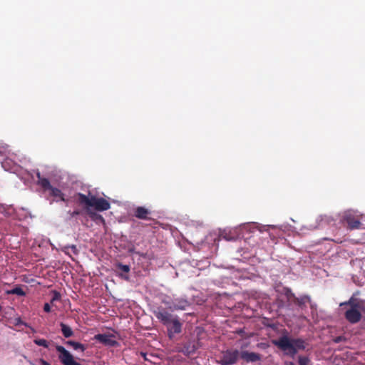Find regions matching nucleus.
Returning a JSON list of instances; mask_svg holds the SVG:
<instances>
[{
    "mask_svg": "<svg viewBox=\"0 0 365 365\" xmlns=\"http://www.w3.org/2000/svg\"><path fill=\"white\" fill-rule=\"evenodd\" d=\"M43 310L46 312H51V306L48 303H45L43 306Z\"/></svg>",
    "mask_w": 365,
    "mask_h": 365,
    "instance_id": "23",
    "label": "nucleus"
},
{
    "mask_svg": "<svg viewBox=\"0 0 365 365\" xmlns=\"http://www.w3.org/2000/svg\"><path fill=\"white\" fill-rule=\"evenodd\" d=\"M322 221H324L327 223H330L331 222L334 221V219L328 215H324L322 216Z\"/></svg>",
    "mask_w": 365,
    "mask_h": 365,
    "instance_id": "22",
    "label": "nucleus"
},
{
    "mask_svg": "<svg viewBox=\"0 0 365 365\" xmlns=\"http://www.w3.org/2000/svg\"><path fill=\"white\" fill-rule=\"evenodd\" d=\"M155 317L163 324L167 329L173 321L178 320L179 318L177 315H173L163 307H158L153 311Z\"/></svg>",
    "mask_w": 365,
    "mask_h": 365,
    "instance_id": "5",
    "label": "nucleus"
},
{
    "mask_svg": "<svg viewBox=\"0 0 365 365\" xmlns=\"http://www.w3.org/2000/svg\"><path fill=\"white\" fill-rule=\"evenodd\" d=\"M272 344L284 351H288L291 356H294L298 350L305 349V342L302 339H290L287 335L281 336L277 340H272Z\"/></svg>",
    "mask_w": 365,
    "mask_h": 365,
    "instance_id": "1",
    "label": "nucleus"
},
{
    "mask_svg": "<svg viewBox=\"0 0 365 365\" xmlns=\"http://www.w3.org/2000/svg\"><path fill=\"white\" fill-rule=\"evenodd\" d=\"M65 248L66 249L71 248L74 254H77L78 253V250H77V248H76V245H71V246H69V247H66Z\"/></svg>",
    "mask_w": 365,
    "mask_h": 365,
    "instance_id": "25",
    "label": "nucleus"
},
{
    "mask_svg": "<svg viewBox=\"0 0 365 365\" xmlns=\"http://www.w3.org/2000/svg\"><path fill=\"white\" fill-rule=\"evenodd\" d=\"M182 324L180 322L179 319L176 321H173L167 329L169 339H172L175 334H180L182 331Z\"/></svg>",
    "mask_w": 365,
    "mask_h": 365,
    "instance_id": "9",
    "label": "nucleus"
},
{
    "mask_svg": "<svg viewBox=\"0 0 365 365\" xmlns=\"http://www.w3.org/2000/svg\"><path fill=\"white\" fill-rule=\"evenodd\" d=\"M240 357V351L237 349H227L222 352V355L217 363L221 365H233L237 363Z\"/></svg>",
    "mask_w": 365,
    "mask_h": 365,
    "instance_id": "6",
    "label": "nucleus"
},
{
    "mask_svg": "<svg viewBox=\"0 0 365 365\" xmlns=\"http://www.w3.org/2000/svg\"><path fill=\"white\" fill-rule=\"evenodd\" d=\"M49 191L51 196L58 197L63 202H66L64 194L58 188L53 187Z\"/></svg>",
    "mask_w": 365,
    "mask_h": 365,
    "instance_id": "16",
    "label": "nucleus"
},
{
    "mask_svg": "<svg viewBox=\"0 0 365 365\" xmlns=\"http://www.w3.org/2000/svg\"><path fill=\"white\" fill-rule=\"evenodd\" d=\"M34 342L38 346L48 348L49 343L44 339H34Z\"/></svg>",
    "mask_w": 365,
    "mask_h": 365,
    "instance_id": "19",
    "label": "nucleus"
},
{
    "mask_svg": "<svg viewBox=\"0 0 365 365\" xmlns=\"http://www.w3.org/2000/svg\"><path fill=\"white\" fill-rule=\"evenodd\" d=\"M9 293L12 294H16L19 296H25L26 295V292L20 287H14V289L10 290Z\"/></svg>",
    "mask_w": 365,
    "mask_h": 365,
    "instance_id": "18",
    "label": "nucleus"
},
{
    "mask_svg": "<svg viewBox=\"0 0 365 365\" xmlns=\"http://www.w3.org/2000/svg\"><path fill=\"white\" fill-rule=\"evenodd\" d=\"M40 362H41V365H51L48 362H47L44 359H41Z\"/></svg>",
    "mask_w": 365,
    "mask_h": 365,
    "instance_id": "26",
    "label": "nucleus"
},
{
    "mask_svg": "<svg viewBox=\"0 0 365 365\" xmlns=\"http://www.w3.org/2000/svg\"><path fill=\"white\" fill-rule=\"evenodd\" d=\"M66 344L68 346H72L75 350L80 349L81 350V351H84L86 349V346L83 344H81L77 341L69 340L67 341Z\"/></svg>",
    "mask_w": 365,
    "mask_h": 365,
    "instance_id": "17",
    "label": "nucleus"
},
{
    "mask_svg": "<svg viewBox=\"0 0 365 365\" xmlns=\"http://www.w3.org/2000/svg\"><path fill=\"white\" fill-rule=\"evenodd\" d=\"M69 213L71 215V217H73L75 216L80 215L81 212L78 210H76Z\"/></svg>",
    "mask_w": 365,
    "mask_h": 365,
    "instance_id": "24",
    "label": "nucleus"
},
{
    "mask_svg": "<svg viewBox=\"0 0 365 365\" xmlns=\"http://www.w3.org/2000/svg\"><path fill=\"white\" fill-rule=\"evenodd\" d=\"M247 344L244 345V346H242V349L245 348V347H247Z\"/></svg>",
    "mask_w": 365,
    "mask_h": 365,
    "instance_id": "29",
    "label": "nucleus"
},
{
    "mask_svg": "<svg viewBox=\"0 0 365 365\" xmlns=\"http://www.w3.org/2000/svg\"><path fill=\"white\" fill-rule=\"evenodd\" d=\"M173 304L175 309L180 310H185L190 305L189 302L185 299H177Z\"/></svg>",
    "mask_w": 365,
    "mask_h": 365,
    "instance_id": "14",
    "label": "nucleus"
},
{
    "mask_svg": "<svg viewBox=\"0 0 365 365\" xmlns=\"http://www.w3.org/2000/svg\"><path fill=\"white\" fill-rule=\"evenodd\" d=\"M150 214V211L144 207H138L135 211L133 215L141 220L148 219V215Z\"/></svg>",
    "mask_w": 365,
    "mask_h": 365,
    "instance_id": "13",
    "label": "nucleus"
},
{
    "mask_svg": "<svg viewBox=\"0 0 365 365\" xmlns=\"http://www.w3.org/2000/svg\"><path fill=\"white\" fill-rule=\"evenodd\" d=\"M309 360L307 357L300 356L299 358V365H308Z\"/></svg>",
    "mask_w": 365,
    "mask_h": 365,
    "instance_id": "20",
    "label": "nucleus"
},
{
    "mask_svg": "<svg viewBox=\"0 0 365 365\" xmlns=\"http://www.w3.org/2000/svg\"><path fill=\"white\" fill-rule=\"evenodd\" d=\"M361 312L365 314V306H364V302H363V308L361 309Z\"/></svg>",
    "mask_w": 365,
    "mask_h": 365,
    "instance_id": "28",
    "label": "nucleus"
},
{
    "mask_svg": "<svg viewBox=\"0 0 365 365\" xmlns=\"http://www.w3.org/2000/svg\"><path fill=\"white\" fill-rule=\"evenodd\" d=\"M363 215L359 214L356 211L348 210L343 215L341 221L347 225L349 230H358L365 228L361 222Z\"/></svg>",
    "mask_w": 365,
    "mask_h": 365,
    "instance_id": "4",
    "label": "nucleus"
},
{
    "mask_svg": "<svg viewBox=\"0 0 365 365\" xmlns=\"http://www.w3.org/2000/svg\"><path fill=\"white\" fill-rule=\"evenodd\" d=\"M349 305L350 307L345 313V319L351 324H356L361 319L363 301L351 297L348 301L340 304V306Z\"/></svg>",
    "mask_w": 365,
    "mask_h": 365,
    "instance_id": "2",
    "label": "nucleus"
},
{
    "mask_svg": "<svg viewBox=\"0 0 365 365\" xmlns=\"http://www.w3.org/2000/svg\"><path fill=\"white\" fill-rule=\"evenodd\" d=\"M61 294L58 292H53V296L51 300V303H53L54 301L60 300Z\"/></svg>",
    "mask_w": 365,
    "mask_h": 365,
    "instance_id": "21",
    "label": "nucleus"
},
{
    "mask_svg": "<svg viewBox=\"0 0 365 365\" xmlns=\"http://www.w3.org/2000/svg\"><path fill=\"white\" fill-rule=\"evenodd\" d=\"M36 177L38 179L37 185L41 186L44 191L50 190L53 187V186L50 183L49 180L48 178L42 177L39 172H37Z\"/></svg>",
    "mask_w": 365,
    "mask_h": 365,
    "instance_id": "12",
    "label": "nucleus"
},
{
    "mask_svg": "<svg viewBox=\"0 0 365 365\" xmlns=\"http://www.w3.org/2000/svg\"><path fill=\"white\" fill-rule=\"evenodd\" d=\"M61 330L62 332V334L65 338H69L73 335V331L72 329L67 324L61 322L60 323Z\"/></svg>",
    "mask_w": 365,
    "mask_h": 365,
    "instance_id": "15",
    "label": "nucleus"
},
{
    "mask_svg": "<svg viewBox=\"0 0 365 365\" xmlns=\"http://www.w3.org/2000/svg\"><path fill=\"white\" fill-rule=\"evenodd\" d=\"M240 357L247 363L257 362L261 360V355L255 352L242 351L240 352Z\"/></svg>",
    "mask_w": 365,
    "mask_h": 365,
    "instance_id": "8",
    "label": "nucleus"
},
{
    "mask_svg": "<svg viewBox=\"0 0 365 365\" xmlns=\"http://www.w3.org/2000/svg\"><path fill=\"white\" fill-rule=\"evenodd\" d=\"M284 289L287 300L293 302L294 304H297L300 307H304L306 303L309 300V298L307 296H303L299 298L297 297L294 295V294L292 292V290L289 288H284Z\"/></svg>",
    "mask_w": 365,
    "mask_h": 365,
    "instance_id": "7",
    "label": "nucleus"
},
{
    "mask_svg": "<svg viewBox=\"0 0 365 365\" xmlns=\"http://www.w3.org/2000/svg\"><path fill=\"white\" fill-rule=\"evenodd\" d=\"M95 339L104 345H114V336L112 334H99L95 336Z\"/></svg>",
    "mask_w": 365,
    "mask_h": 365,
    "instance_id": "11",
    "label": "nucleus"
},
{
    "mask_svg": "<svg viewBox=\"0 0 365 365\" xmlns=\"http://www.w3.org/2000/svg\"><path fill=\"white\" fill-rule=\"evenodd\" d=\"M115 273L123 279L128 280L129 279V272H130V266L126 264H122L120 263L115 264Z\"/></svg>",
    "mask_w": 365,
    "mask_h": 365,
    "instance_id": "10",
    "label": "nucleus"
},
{
    "mask_svg": "<svg viewBox=\"0 0 365 365\" xmlns=\"http://www.w3.org/2000/svg\"><path fill=\"white\" fill-rule=\"evenodd\" d=\"M76 197L79 204L93 207L98 211H105L110 208V203L102 197L98 198L94 195L88 197L81 192L77 193Z\"/></svg>",
    "mask_w": 365,
    "mask_h": 365,
    "instance_id": "3",
    "label": "nucleus"
},
{
    "mask_svg": "<svg viewBox=\"0 0 365 365\" xmlns=\"http://www.w3.org/2000/svg\"><path fill=\"white\" fill-rule=\"evenodd\" d=\"M285 365H296L294 363L292 362V361H289V362H287L285 364Z\"/></svg>",
    "mask_w": 365,
    "mask_h": 365,
    "instance_id": "27",
    "label": "nucleus"
},
{
    "mask_svg": "<svg viewBox=\"0 0 365 365\" xmlns=\"http://www.w3.org/2000/svg\"><path fill=\"white\" fill-rule=\"evenodd\" d=\"M141 354L144 356V358L145 359V354L144 353H141Z\"/></svg>",
    "mask_w": 365,
    "mask_h": 365,
    "instance_id": "30",
    "label": "nucleus"
}]
</instances>
